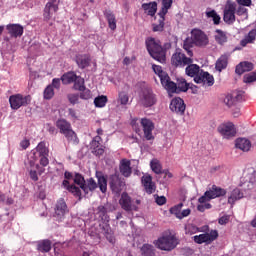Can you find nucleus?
Returning <instances> with one entry per match:
<instances>
[{
  "mask_svg": "<svg viewBox=\"0 0 256 256\" xmlns=\"http://www.w3.org/2000/svg\"><path fill=\"white\" fill-rule=\"evenodd\" d=\"M28 165L30 167L29 177L32 181H39V175L45 173V168L49 165V148L47 143L41 141L38 145L28 154ZM38 171V174H37Z\"/></svg>",
  "mask_w": 256,
  "mask_h": 256,
  "instance_id": "obj_1",
  "label": "nucleus"
},
{
  "mask_svg": "<svg viewBox=\"0 0 256 256\" xmlns=\"http://www.w3.org/2000/svg\"><path fill=\"white\" fill-rule=\"evenodd\" d=\"M145 45L149 56L154 59V61L162 65L167 63V51L171 49V42L161 44V40L148 37L145 40Z\"/></svg>",
  "mask_w": 256,
  "mask_h": 256,
  "instance_id": "obj_2",
  "label": "nucleus"
},
{
  "mask_svg": "<svg viewBox=\"0 0 256 256\" xmlns=\"http://www.w3.org/2000/svg\"><path fill=\"white\" fill-rule=\"evenodd\" d=\"M136 89L138 91L139 102L142 107H144L145 109H149L157 105V94H155L151 86L147 85V82H137Z\"/></svg>",
  "mask_w": 256,
  "mask_h": 256,
  "instance_id": "obj_3",
  "label": "nucleus"
},
{
  "mask_svg": "<svg viewBox=\"0 0 256 256\" xmlns=\"http://www.w3.org/2000/svg\"><path fill=\"white\" fill-rule=\"evenodd\" d=\"M164 89L171 97L172 94L179 95L180 93H187L189 91V83L183 77L177 78L176 82L172 81L170 78L164 86Z\"/></svg>",
  "mask_w": 256,
  "mask_h": 256,
  "instance_id": "obj_4",
  "label": "nucleus"
},
{
  "mask_svg": "<svg viewBox=\"0 0 256 256\" xmlns=\"http://www.w3.org/2000/svg\"><path fill=\"white\" fill-rule=\"evenodd\" d=\"M75 174L69 171L64 172V180L62 181V187L68 191V193H71L73 197L78 199V201L83 200V193L81 192V188L79 186H76L75 184H71V179H74Z\"/></svg>",
  "mask_w": 256,
  "mask_h": 256,
  "instance_id": "obj_5",
  "label": "nucleus"
},
{
  "mask_svg": "<svg viewBox=\"0 0 256 256\" xmlns=\"http://www.w3.org/2000/svg\"><path fill=\"white\" fill-rule=\"evenodd\" d=\"M154 245L160 251H173L179 242L177 241V237L175 235H166L159 237L155 242Z\"/></svg>",
  "mask_w": 256,
  "mask_h": 256,
  "instance_id": "obj_6",
  "label": "nucleus"
},
{
  "mask_svg": "<svg viewBox=\"0 0 256 256\" xmlns=\"http://www.w3.org/2000/svg\"><path fill=\"white\" fill-rule=\"evenodd\" d=\"M108 185H109L110 191H112L114 195H121V192L125 187V179H123L117 173L110 174L108 176Z\"/></svg>",
  "mask_w": 256,
  "mask_h": 256,
  "instance_id": "obj_7",
  "label": "nucleus"
},
{
  "mask_svg": "<svg viewBox=\"0 0 256 256\" xmlns=\"http://www.w3.org/2000/svg\"><path fill=\"white\" fill-rule=\"evenodd\" d=\"M31 95L23 96V94H15L9 97V103L13 111L21 109V107H27L31 104Z\"/></svg>",
  "mask_w": 256,
  "mask_h": 256,
  "instance_id": "obj_8",
  "label": "nucleus"
},
{
  "mask_svg": "<svg viewBox=\"0 0 256 256\" xmlns=\"http://www.w3.org/2000/svg\"><path fill=\"white\" fill-rule=\"evenodd\" d=\"M191 63H193V59L182 53L181 49H177L171 57V65L173 67H187Z\"/></svg>",
  "mask_w": 256,
  "mask_h": 256,
  "instance_id": "obj_9",
  "label": "nucleus"
},
{
  "mask_svg": "<svg viewBox=\"0 0 256 256\" xmlns=\"http://www.w3.org/2000/svg\"><path fill=\"white\" fill-rule=\"evenodd\" d=\"M237 11V4L227 0L226 6L224 8L223 21L226 25H233L235 23V13Z\"/></svg>",
  "mask_w": 256,
  "mask_h": 256,
  "instance_id": "obj_10",
  "label": "nucleus"
},
{
  "mask_svg": "<svg viewBox=\"0 0 256 256\" xmlns=\"http://www.w3.org/2000/svg\"><path fill=\"white\" fill-rule=\"evenodd\" d=\"M218 238L219 231L211 230L210 233H204L194 236L193 241L194 243H197V245H203V243L210 245V243H213V241H216V239Z\"/></svg>",
  "mask_w": 256,
  "mask_h": 256,
  "instance_id": "obj_11",
  "label": "nucleus"
},
{
  "mask_svg": "<svg viewBox=\"0 0 256 256\" xmlns=\"http://www.w3.org/2000/svg\"><path fill=\"white\" fill-rule=\"evenodd\" d=\"M192 41L196 47H205L209 45V37L201 29L194 28L191 31Z\"/></svg>",
  "mask_w": 256,
  "mask_h": 256,
  "instance_id": "obj_12",
  "label": "nucleus"
},
{
  "mask_svg": "<svg viewBox=\"0 0 256 256\" xmlns=\"http://www.w3.org/2000/svg\"><path fill=\"white\" fill-rule=\"evenodd\" d=\"M119 203L122 209L127 213H131V211H139V206L133 204V200L131 199V196H129L127 192H123L121 194Z\"/></svg>",
  "mask_w": 256,
  "mask_h": 256,
  "instance_id": "obj_13",
  "label": "nucleus"
},
{
  "mask_svg": "<svg viewBox=\"0 0 256 256\" xmlns=\"http://www.w3.org/2000/svg\"><path fill=\"white\" fill-rule=\"evenodd\" d=\"M244 98H245V91L243 90L234 91L225 96L224 103L226 106L231 108L234 105H237V103H240V101H243Z\"/></svg>",
  "mask_w": 256,
  "mask_h": 256,
  "instance_id": "obj_14",
  "label": "nucleus"
},
{
  "mask_svg": "<svg viewBox=\"0 0 256 256\" xmlns=\"http://www.w3.org/2000/svg\"><path fill=\"white\" fill-rule=\"evenodd\" d=\"M169 109L172 111V113H176V115H185L187 105L185 104V100H183V98L174 97L170 102Z\"/></svg>",
  "mask_w": 256,
  "mask_h": 256,
  "instance_id": "obj_15",
  "label": "nucleus"
},
{
  "mask_svg": "<svg viewBox=\"0 0 256 256\" xmlns=\"http://www.w3.org/2000/svg\"><path fill=\"white\" fill-rule=\"evenodd\" d=\"M67 213H69V209L67 208V203L65 202V199L60 198L57 201L56 206H55L54 217H55L56 221L61 223V221H63L65 219V215H67Z\"/></svg>",
  "mask_w": 256,
  "mask_h": 256,
  "instance_id": "obj_16",
  "label": "nucleus"
},
{
  "mask_svg": "<svg viewBox=\"0 0 256 256\" xmlns=\"http://www.w3.org/2000/svg\"><path fill=\"white\" fill-rule=\"evenodd\" d=\"M194 83L197 85H206V87H213L215 85V77L209 72L202 70L199 76L194 78Z\"/></svg>",
  "mask_w": 256,
  "mask_h": 256,
  "instance_id": "obj_17",
  "label": "nucleus"
},
{
  "mask_svg": "<svg viewBox=\"0 0 256 256\" xmlns=\"http://www.w3.org/2000/svg\"><path fill=\"white\" fill-rule=\"evenodd\" d=\"M140 123L142 125L146 141H153V139H155V136H153V129H155V123H153V120L149 118H142Z\"/></svg>",
  "mask_w": 256,
  "mask_h": 256,
  "instance_id": "obj_18",
  "label": "nucleus"
},
{
  "mask_svg": "<svg viewBox=\"0 0 256 256\" xmlns=\"http://www.w3.org/2000/svg\"><path fill=\"white\" fill-rule=\"evenodd\" d=\"M218 132L224 137V139H231V137H235L237 134L235 131V125H233V123L220 125L218 127Z\"/></svg>",
  "mask_w": 256,
  "mask_h": 256,
  "instance_id": "obj_19",
  "label": "nucleus"
},
{
  "mask_svg": "<svg viewBox=\"0 0 256 256\" xmlns=\"http://www.w3.org/2000/svg\"><path fill=\"white\" fill-rule=\"evenodd\" d=\"M74 61L78 69H87V67H91V55L89 54H76Z\"/></svg>",
  "mask_w": 256,
  "mask_h": 256,
  "instance_id": "obj_20",
  "label": "nucleus"
},
{
  "mask_svg": "<svg viewBox=\"0 0 256 256\" xmlns=\"http://www.w3.org/2000/svg\"><path fill=\"white\" fill-rule=\"evenodd\" d=\"M141 183L148 195H153V192L157 189L155 182H153V177L149 174L142 176Z\"/></svg>",
  "mask_w": 256,
  "mask_h": 256,
  "instance_id": "obj_21",
  "label": "nucleus"
},
{
  "mask_svg": "<svg viewBox=\"0 0 256 256\" xmlns=\"http://www.w3.org/2000/svg\"><path fill=\"white\" fill-rule=\"evenodd\" d=\"M103 15L108 23L109 29L115 31V29H117V18L115 17V13H113L111 9L105 8L103 10Z\"/></svg>",
  "mask_w": 256,
  "mask_h": 256,
  "instance_id": "obj_22",
  "label": "nucleus"
},
{
  "mask_svg": "<svg viewBox=\"0 0 256 256\" xmlns=\"http://www.w3.org/2000/svg\"><path fill=\"white\" fill-rule=\"evenodd\" d=\"M152 69H153L155 75H158L162 87H165L166 83H168L169 79H171L169 74L167 72L163 71V67L156 65V64L152 65Z\"/></svg>",
  "mask_w": 256,
  "mask_h": 256,
  "instance_id": "obj_23",
  "label": "nucleus"
},
{
  "mask_svg": "<svg viewBox=\"0 0 256 256\" xmlns=\"http://www.w3.org/2000/svg\"><path fill=\"white\" fill-rule=\"evenodd\" d=\"M96 215L99 217L102 223H104V225H109L111 218L109 217V208L107 206H98L96 209Z\"/></svg>",
  "mask_w": 256,
  "mask_h": 256,
  "instance_id": "obj_24",
  "label": "nucleus"
},
{
  "mask_svg": "<svg viewBox=\"0 0 256 256\" xmlns=\"http://www.w3.org/2000/svg\"><path fill=\"white\" fill-rule=\"evenodd\" d=\"M36 249L39 253H49L53 249V242L50 239H43L36 242Z\"/></svg>",
  "mask_w": 256,
  "mask_h": 256,
  "instance_id": "obj_25",
  "label": "nucleus"
},
{
  "mask_svg": "<svg viewBox=\"0 0 256 256\" xmlns=\"http://www.w3.org/2000/svg\"><path fill=\"white\" fill-rule=\"evenodd\" d=\"M96 179H98V187L101 193H107V183H109V178L103 175L102 171H96Z\"/></svg>",
  "mask_w": 256,
  "mask_h": 256,
  "instance_id": "obj_26",
  "label": "nucleus"
},
{
  "mask_svg": "<svg viewBox=\"0 0 256 256\" xmlns=\"http://www.w3.org/2000/svg\"><path fill=\"white\" fill-rule=\"evenodd\" d=\"M8 33L11 37H21L24 33V28L21 24H9L6 26Z\"/></svg>",
  "mask_w": 256,
  "mask_h": 256,
  "instance_id": "obj_27",
  "label": "nucleus"
},
{
  "mask_svg": "<svg viewBox=\"0 0 256 256\" xmlns=\"http://www.w3.org/2000/svg\"><path fill=\"white\" fill-rule=\"evenodd\" d=\"M119 169L123 177H131V173H133V169L131 168V161L128 159H122L120 161Z\"/></svg>",
  "mask_w": 256,
  "mask_h": 256,
  "instance_id": "obj_28",
  "label": "nucleus"
},
{
  "mask_svg": "<svg viewBox=\"0 0 256 256\" xmlns=\"http://www.w3.org/2000/svg\"><path fill=\"white\" fill-rule=\"evenodd\" d=\"M58 11H59V6L53 5L51 3H46L44 7V12H43L44 21H50L51 17H53V14L57 13Z\"/></svg>",
  "mask_w": 256,
  "mask_h": 256,
  "instance_id": "obj_29",
  "label": "nucleus"
},
{
  "mask_svg": "<svg viewBox=\"0 0 256 256\" xmlns=\"http://www.w3.org/2000/svg\"><path fill=\"white\" fill-rule=\"evenodd\" d=\"M201 71H203V69H201V67L197 64H187V67L185 69V73L188 77H193L195 79V77H199V75H201Z\"/></svg>",
  "mask_w": 256,
  "mask_h": 256,
  "instance_id": "obj_30",
  "label": "nucleus"
},
{
  "mask_svg": "<svg viewBox=\"0 0 256 256\" xmlns=\"http://www.w3.org/2000/svg\"><path fill=\"white\" fill-rule=\"evenodd\" d=\"M57 129H59V133L63 135V133H66L67 131L73 129V126H71V122L67 121L65 118H59L55 123Z\"/></svg>",
  "mask_w": 256,
  "mask_h": 256,
  "instance_id": "obj_31",
  "label": "nucleus"
},
{
  "mask_svg": "<svg viewBox=\"0 0 256 256\" xmlns=\"http://www.w3.org/2000/svg\"><path fill=\"white\" fill-rule=\"evenodd\" d=\"M90 150L95 157H101L105 153V146L101 145V143L90 142Z\"/></svg>",
  "mask_w": 256,
  "mask_h": 256,
  "instance_id": "obj_32",
  "label": "nucleus"
},
{
  "mask_svg": "<svg viewBox=\"0 0 256 256\" xmlns=\"http://www.w3.org/2000/svg\"><path fill=\"white\" fill-rule=\"evenodd\" d=\"M236 149H240V151L247 152L251 149V141L246 138H238L235 141Z\"/></svg>",
  "mask_w": 256,
  "mask_h": 256,
  "instance_id": "obj_33",
  "label": "nucleus"
},
{
  "mask_svg": "<svg viewBox=\"0 0 256 256\" xmlns=\"http://www.w3.org/2000/svg\"><path fill=\"white\" fill-rule=\"evenodd\" d=\"M74 81H77V73L75 71L65 72L61 76L62 85H71Z\"/></svg>",
  "mask_w": 256,
  "mask_h": 256,
  "instance_id": "obj_34",
  "label": "nucleus"
},
{
  "mask_svg": "<svg viewBox=\"0 0 256 256\" xmlns=\"http://www.w3.org/2000/svg\"><path fill=\"white\" fill-rule=\"evenodd\" d=\"M208 193H210L212 199H217V197H225V195H227V190L217 185H212L211 189L208 190Z\"/></svg>",
  "mask_w": 256,
  "mask_h": 256,
  "instance_id": "obj_35",
  "label": "nucleus"
},
{
  "mask_svg": "<svg viewBox=\"0 0 256 256\" xmlns=\"http://www.w3.org/2000/svg\"><path fill=\"white\" fill-rule=\"evenodd\" d=\"M102 229H103V235L106 237L107 241L111 243V245H115L116 239H115V234L111 229V225L104 224Z\"/></svg>",
  "mask_w": 256,
  "mask_h": 256,
  "instance_id": "obj_36",
  "label": "nucleus"
},
{
  "mask_svg": "<svg viewBox=\"0 0 256 256\" xmlns=\"http://www.w3.org/2000/svg\"><path fill=\"white\" fill-rule=\"evenodd\" d=\"M86 181L87 180H85V176H83V174L79 172H75L72 185L79 187L80 191H83V189H86L85 188Z\"/></svg>",
  "mask_w": 256,
  "mask_h": 256,
  "instance_id": "obj_37",
  "label": "nucleus"
},
{
  "mask_svg": "<svg viewBox=\"0 0 256 256\" xmlns=\"http://www.w3.org/2000/svg\"><path fill=\"white\" fill-rule=\"evenodd\" d=\"M62 135H64L68 143L79 145V137L77 136V133L73 130V128H70V130L64 132Z\"/></svg>",
  "mask_w": 256,
  "mask_h": 256,
  "instance_id": "obj_38",
  "label": "nucleus"
},
{
  "mask_svg": "<svg viewBox=\"0 0 256 256\" xmlns=\"http://www.w3.org/2000/svg\"><path fill=\"white\" fill-rule=\"evenodd\" d=\"M228 64H229V58L227 57V55H222L216 61L215 69H216V71H219V73H221V71H223V69H227Z\"/></svg>",
  "mask_w": 256,
  "mask_h": 256,
  "instance_id": "obj_39",
  "label": "nucleus"
},
{
  "mask_svg": "<svg viewBox=\"0 0 256 256\" xmlns=\"http://www.w3.org/2000/svg\"><path fill=\"white\" fill-rule=\"evenodd\" d=\"M142 9L144 11H148V15L150 17H155V15L157 13V2L153 1V2H149V3H143Z\"/></svg>",
  "mask_w": 256,
  "mask_h": 256,
  "instance_id": "obj_40",
  "label": "nucleus"
},
{
  "mask_svg": "<svg viewBox=\"0 0 256 256\" xmlns=\"http://www.w3.org/2000/svg\"><path fill=\"white\" fill-rule=\"evenodd\" d=\"M243 197L244 195L243 192H241V189L235 188L228 197V203L229 205H235V201H239V199H243Z\"/></svg>",
  "mask_w": 256,
  "mask_h": 256,
  "instance_id": "obj_41",
  "label": "nucleus"
},
{
  "mask_svg": "<svg viewBox=\"0 0 256 256\" xmlns=\"http://www.w3.org/2000/svg\"><path fill=\"white\" fill-rule=\"evenodd\" d=\"M98 187V184L97 182L95 181V179L93 178H89L87 179V181L85 182V188L82 189L84 195H89V191L91 193H93V191H95V189H97Z\"/></svg>",
  "mask_w": 256,
  "mask_h": 256,
  "instance_id": "obj_42",
  "label": "nucleus"
},
{
  "mask_svg": "<svg viewBox=\"0 0 256 256\" xmlns=\"http://www.w3.org/2000/svg\"><path fill=\"white\" fill-rule=\"evenodd\" d=\"M205 14L208 19H212L214 25L221 24V16L217 14V11H215L214 9L207 8Z\"/></svg>",
  "mask_w": 256,
  "mask_h": 256,
  "instance_id": "obj_43",
  "label": "nucleus"
},
{
  "mask_svg": "<svg viewBox=\"0 0 256 256\" xmlns=\"http://www.w3.org/2000/svg\"><path fill=\"white\" fill-rule=\"evenodd\" d=\"M155 246L145 243L140 248V252L142 256H155Z\"/></svg>",
  "mask_w": 256,
  "mask_h": 256,
  "instance_id": "obj_44",
  "label": "nucleus"
},
{
  "mask_svg": "<svg viewBox=\"0 0 256 256\" xmlns=\"http://www.w3.org/2000/svg\"><path fill=\"white\" fill-rule=\"evenodd\" d=\"M215 41L218 45H225L227 43V34L221 29H216Z\"/></svg>",
  "mask_w": 256,
  "mask_h": 256,
  "instance_id": "obj_45",
  "label": "nucleus"
},
{
  "mask_svg": "<svg viewBox=\"0 0 256 256\" xmlns=\"http://www.w3.org/2000/svg\"><path fill=\"white\" fill-rule=\"evenodd\" d=\"M73 89L74 91H83L85 89V78L81 76H77L76 80L73 82Z\"/></svg>",
  "mask_w": 256,
  "mask_h": 256,
  "instance_id": "obj_46",
  "label": "nucleus"
},
{
  "mask_svg": "<svg viewBox=\"0 0 256 256\" xmlns=\"http://www.w3.org/2000/svg\"><path fill=\"white\" fill-rule=\"evenodd\" d=\"M108 101H109V99L105 95L97 96L94 99V105H95V107L103 108V107H105V105H107Z\"/></svg>",
  "mask_w": 256,
  "mask_h": 256,
  "instance_id": "obj_47",
  "label": "nucleus"
},
{
  "mask_svg": "<svg viewBox=\"0 0 256 256\" xmlns=\"http://www.w3.org/2000/svg\"><path fill=\"white\" fill-rule=\"evenodd\" d=\"M78 91L80 92L78 95L83 101H89V99L93 98V93H91V90L87 88V86L84 89Z\"/></svg>",
  "mask_w": 256,
  "mask_h": 256,
  "instance_id": "obj_48",
  "label": "nucleus"
},
{
  "mask_svg": "<svg viewBox=\"0 0 256 256\" xmlns=\"http://www.w3.org/2000/svg\"><path fill=\"white\" fill-rule=\"evenodd\" d=\"M150 167L152 169V171L156 174V175H161L162 171H163V167L161 166V164L159 163V161L157 160H152L150 162Z\"/></svg>",
  "mask_w": 256,
  "mask_h": 256,
  "instance_id": "obj_49",
  "label": "nucleus"
},
{
  "mask_svg": "<svg viewBox=\"0 0 256 256\" xmlns=\"http://www.w3.org/2000/svg\"><path fill=\"white\" fill-rule=\"evenodd\" d=\"M153 33H163L165 31V21L158 20V24H152Z\"/></svg>",
  "mask_w": 256,
  "mask_h": 256,
  "instance_id": "obj_50",
  "label": "nucleus"
},
{
  "mask_svg": "<svg viewBox=\"0 0 256 256\" xmlns=\"http://www.w3.org/2000/svg\"><path fill=\"white\" fill-rule=\"evenodd\" d=\"M44 99L47 101L51 100L52 97H55V90L53 89V86L50 84L44 89Z\"/></svg>",
  "mask_w": 256,
  "mask_h": 256,
  "instance_id": "obj_51",
  "label": "nucleus"
},
{
  "mask_svg": "<svg viewBox=\"0 0 256 256\" xmlns=\"http://www.w3.org/2000/svg\"><path fill=\"white\" fill-rule=\"evenodd\" d=\"M181 209H183V203L180 202L179 204L170 208L171 215H175L176 219H179L181 215Z\"/></svg>",
  "mask_w": 256,
  "mask_h": 256,
  "instance_id": "obj_52",
  "label": "nucleus"
},
{
  "mask_svg": "<svg viewBox=\"0 0 256 256\" xmlns=\"http://www.w3.org/2000/svg\"><path fill=\"white\" fill-rule=\"evenodd\" d=\"M255 81H256V71L250 72L243 76V83L249 84V83H255Z\"/></svg>",
  "mask_w": 256,
  "mask_h": 256,
  "instance_id": "obj_53",
  "label": "nucleus"
},
{
  "mask_svg": "<svg viewBox=\"0 0 256 256\" xmlns=\"http://www.w3.org/2000/svg\"><path fill=\"white\" fill-rule=\"evenodd\" d=\"M67 99L71 105H77L79 104V99L81 98L79 96V93H70L67 95Z\"/></svg>",
  "mask_w": 256,
  "mask_h": 256,
  "instance_id": "obj_54",
  "label": "nucleus"
},
{
  "mask_svg": "<svg viewBox=\"0 0 256 256\" xmlns=\"http://www.w3.org/2000/svg\"><path fill=\"white\" fill-rule=\"evenodd\" d=\"M119 103L120 105H127L129 103V95L125 92L119 93Z\"/></svg>",
  "mask_w": 256,
  "mask_h": 256,
  "instance_id": "obj_55",
  "label": "nucleus"
},
{
  "mask_svg": "<svg viewBox=\"0 0 256 256\" xmlns=\"http://www.w3.org/2000/svg\"><path fill=\"white\" fill-rule=\"evenodd\" d=\"M211 199H213L211 197V192H209V190H207L203 196H201L199 199H198V202H200L201 204L203 203H207V201H211Z\"/></svg>",
  "mask_w": 256,
  "mask_h": 256,
  "instance_id": "obj_56",
  "label": "nucleus"
},
{
  "mask_svg": "<svg viewBox=\"0 0 256 256\" xmlns=\"http://www.w3.org/2000/svg\"><path fill=\"white\" fill-rule=\"evenodd\" d=\"M195 233H199V227L195 225L186 227V235H195Z\"/></svg>",
  "mask_w": 256,
  "mask_h": 256,
  "instance_id": "obj_57",
  "label": "nucleus"
},
{
  "mask_svg": "<svg viewBox=\"0 0 256 256\" xmlns=\"http://www.w3.org/2000/svg\"><path fill=\"white\" fill-rule=\"evenodd\" d=\"M242 66L244 67V71L247 73L249 71H253V69H255V65L252 62L249 61H244L241 62Z\"/></svg>",
  "mask_w": 256,
  "mask_h": 256,
  "instance_id": "obj_58",
  "label": "nucleus"
},
{
  "mask_svg": "<svg viewBox=\"0 0 256 256\" xmlns=\"http://www.w3.org/2000/svg\"><path fill=\"white\" fill-rule=\"evenodd\" d=\"M191 47H193V45L185 40L183 43V49L186 50L188 56L193 57V50H191Z\"/></svg>",
  "mask_w": 256,
  "mask_h": 256,
  "instance_id": "obj_59",
  "label": "nucleus"
},
{
  "mask_svg": "<svg viewBox=\"0 0 256 256\" xmlns=\"http://www.w3.org/2000/svg\"><path fill=\"white\" fill-rule=\"evenodd\" d=\"M250 43H253L256 39V29L249 31L248 35L245 36Z\"/></svg>",
  "mask_w": 256,
  "mask_h": 256,
  "instance_id": "obj_60",
  "label": "nucleus"
},
{
  "mask_svg": "<svg viewBox=\"0 0 256 256\" xmlns=\"http://www.w3.org/2000/svg\"><path fill=\"white\" fill-rule=\"evenodd\" d=\"M59 245V242H56L53 244V250L55 256H64L65 254L62 252L61 248L57 247Z\"/></svg>",
  "mask_w": 256,
  "mask_h": 256,
  "instance_id": "obj_61",
  "label": "nucleus"
},
{
  "mask_svg": "<svg viewBox=\"0 0 256 256\" xmlns=\"http://www.w3.org/2000/svg\"><path fill=\"white\" fill-rule=\"evenodd\" d=\"M155 203L161 207L167 203V198L165 196H156Z\"/></svg>",
  "mask_w": 256,
  "mask_h": 256,
  "instance_id": "obj_62",
  "label": "nucleus"
},
{
  "mask_svg": "<svg viewBox=\"0 0 256 256\" xmlns=\"http://www.w3.org/2000/svg\"><path fill=\"white\" fill-rule=\"evenodd\" d=\"M169 13V10L166 8H161V10L158 12L159 21H165V16Z\"/></svg>",
  "mask_w": 256,
  "mask_h": 256,
  "instance_id": "obj_63",
  "label": "nucleus"
},
{
  "mask_svg": "<svg viewBox=\"0 0 256 256\" xmlns=\"http://www.w3.org/2000/svg\"><path fill=\"white\" fill-rule=\"evenodd\" d=\"M236 14L241 17L243 15H247V8H245V6H239L236 10Z\"/></svg>",
  "mask_w": 256,
  "mask_h": 256,
  "instance_id": "obj_64",
  "label": "nucleus"
}]
</instances>
